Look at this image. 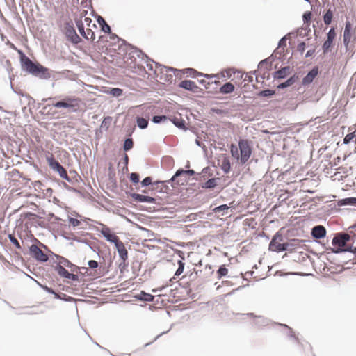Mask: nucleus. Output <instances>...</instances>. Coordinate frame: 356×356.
I'll return each mask as SVG.
<instances>
[{
    "instance_id": "nucleus-27",
    "label": "nucleus",
    "mask_w": 356,
    "mask_h": 356,
    "mask_svg": "<svg viewBox=\"0 0 356 356\" xmlns=\"http://www.w3.org/2000/svg\"><path fill=\"white\" fill-rule=\"evenodd\" d=\"M217 185L216 184V179L214 178L209 179L207 181H206L204 185L202 186V188H213Z\"/></svg>"
},
{
    "instance_id": "nucleus-7",
    "label": "nucleus",
    "mask_w": 356,
    "mask_h": 356,
    "mask_svg": "<svg viewBox=\"0 0 356 356\" xmlns=\"http://www.w3.org/2000/svg\"><path fill=\"white\" fill-rule=\"evenodd\" d=\"M19 53L22 54L20 60L22 68L27 71L29 73L33 74V73L35 72L37 63H34L32 60H30L29 58L26 56L22 51H19Z\"/></svg>"
},
{
    "instance_id": "nucleus-8",
    "label": "nucleus",
    "mask_w": 356,
    "mask_h": 356,
    "mask_svg": "<svg viewBox=\"0 0 356 356\" xmlns=\"http://www.w3.org/2000/svg\"><path fill=\"white\" fill-rule=\"evenodd\" d=\"M30 252L31 256L38 261L44 262L49 259L47 254H46L37 245L33 244L30 247Z\"/></svg>"
},
{
    "instance_id": "nucleus-39",
    "label": "nucleus",
    "mask_w": 356,
    "mask_h": 356,
    "mask_svg": "<svg viewBox=\"0 0 356 356\" xmlns=\"http://www.w3.org/2000/svg\"><path fill=\"white\" fill-rule=\"evenodd\" d=\"M130 179L134 183H138V181H139V175L137 173L132 172L130 175Z\"/></svg>"
},
{
    "instance_id": "nucleus-9",
    "label": "nucleus",
    "mask_w": 356,
    "mask_h": 356,
    "mask_svg": "<svg viewBox=\"0 0 356 356\" xmlns=\"http://www.w3.org/2000/svg\"><path fill=\"white\" fill-rule=\"evenodd\" d=\"M337 33L334 27L331 28L327 33V40L324 42L322 46L323 51L324 54L327 53L330 48L332 47L333 42L336 38Z\"/></svg>"
},
{
    "instance_id": "nucleus-21",
    "label": "nucleus",
    "mask_w": 356,
    "mask_h": 356,
    "mask_svg": "<svg viewBox=\"0 0 356 356\" xmlns=\"http://www.w3.org/2000/svg\"><path fill=\"white\" fill-rule=\"evenodd\" d=\"M234 86L231 83H226L220 88V92L222 94H229L234 90Z\"/></svg>"
},
{
    "instance_id": "nucleus-28",
    "label": "nucleus",
    "mask_w": 356,
    "mask_h": 356,
    "mask_svg": "<svg viewBox=\"0 0 356 356\" xmlns=\"http://www.w3.org/2000/svg\"><path fill=\"white\" fill-rule=\"evenodd\" d=\"M136 122L140 129H145L148 125V120L143 118H137Z\"/></svg>"
},
{
    "instance_id": "nucleus-34",
    "label": "nucleus",
    "mask_w": 356,
    "mask_h": 356,
    "mask_svg": "<svg viewBox=\"0 0 356 356\" xmlns=\"http://www.w3.org/2000/svg\"><path fill=\"white\" fill-rule=\"evenodd\" d=\"M9 239L10 241V242L17 248V249H20L21 248V246H20V244L19 243V241H17V239L13 235L10 234L9 235Z\"/></svg>"
},
{
    "instance_id": "nucleus-11",
    "label": "nucleus",
    "mask_w": 356,
    "mask_h": 356,
    "mask_svg": "<svg viewBox=\"0 0 356 356\" xmlns=\"http://www.w3.org/2000/svg\"><path fill=\"white\" fill-rule=\"evenodd\" d=\"M65 33L67 39L74 44H78L81 42L80 37L77 35L75 29L71 25H67L65 27Z\"/></svg>"
},
{
    "instance_id": "nucleus-46",
    "label": "nucleus",
    "mask_w": 356,
    "mask_h": 356,
    "mask_svg": "<svg viewBox=\"0 0 356 356\" xmlns=\"http://www.w3.org/2000/svg\"><path fill=\"white\" fill-rule=\"evenodd\" d=\"M298 51H299L301 53H303L305 49V42H300L298 47H297Z\"/></svg>"
},
{
    "instance_id": "nucleus-12",
    "label": "nucleus",
    "mask_w": 356,
    "mask_h": 356,
    "mask_svg": "<svg viewBox=\"0 0 356 356\" xmlns=\"http://www.w3.org/2000/svg\"><path fill=\"white\" fill-rule=\"evenodd\" d=\"M280 241L282 238L280 237L274 236L269 245V250L274 252H282L286 250V245L284 243H281Z\"/></svg>"
},
{
    "instance_id": "nucleus-17",
    "label": "nucleus",
    "mask_w": 356,
    "mask_h": 356,
    "mask_svg": "<svg viewBox=\"0 0 356 356\" xmlns=\"http://www.w3.org/2000/svg\"><path fill=\"white\" fill-rule=\"evenodd\" d=\"M195 174L194 170H184L182 169L178 170L176 173L172 177V178L166 181V182L170 183V181H175L178 177H179L181 175H186V177L192 176Z\"/></svg>"
},
{
    "instance_id": "nucleus-41",
    "label": "nucleus",
    "mask_w": 356,
    "mask_h": 356,
    "mask_svg": "<svg viewBox=\"0 0 356 356\" xmlns=\"http://www.w3.org/2000/svg\"><path fill=\"white\" fill-rule=\"evenodd\" d=\"M69 222L73 227H77L80 225V221L78 219L74 218H70Z\"/></svg>"
},
{
    "instance_id": "nucleus-19",
    "label": "nucleus",
    "mask_w": 356,
    "mask_h": 356,
    "mask_svg": "<svg viewBox=\"0 0 356 356\" xmlns=\"http://www.w3.org/2000/svg\"><path fill=\"white\" fill-rule=\"evenodd\" d=\"M318 69H312L302 79V84L306 86L310 84L318 74Z\"/></svg>"
},
{
    "instance_id": "nucleus-45",
    "label": "nucleus",
    "mask_w": 356,
    "mask_h": 356,
    "mask_svg": "<svg viewBox=\"0 0 356 356\" xmlns=\"http://www.w3.org/2000/svg\"><path fill=\"white\" fill-rule=\"evenodd\" d=\"M88 266L90 268H96L98 266V263L95 260L88 261Z\"/></svg>"
},
{
    "instance_id": "nucleus-59",
    "label": "nucleus",
    "mask_w": 356,
    "mask_h": 356,
    "mask_svg": "<svg viewBox=\"0 0 356 356\" xmlns=\"http://www.w3.org/2000/svg\"><path fill=\"white\" fill-rule=\"evenodd\" d=\"M305 1H308V2H309V1H310V0H305Z\"/></svg>"
},
{
    "instance_id": "nucleus-4",
    "label": "nucleus",
    "mask_w": 356,
    "mask_h": 356,
    "mask_svg": "<svg viewBox=\"0 0 356 356\" xmlns=\"http://www.w3.org/2000/svg\"><path fill=\"white\" fill-rule=\"evenodd\" d=\"M81 99L74 97H66L63 100L57 102L54 104L56 108H72L77 111L80 107Z\"/></svg>"
},
{
    "instance_id": "nucleus-14",
    "label": "nucleus",
    "mask_w": 356,
    "mask_h": 356,
    "mask_svg": "<svg viewBox=\"0 0 356 356\" xmlns=\"http://www.w3.org/2000/svg\"><path fill=\"white\" fill-rule=\"evenodd\" d=\"M115 245L120 258L123 261H126L128 258V252L124 243L121 241L118 240L116 243H115Z\"/></svg>"
},
{
    "instance_id": "nucleus-24",
    "label": "nucleus",
    "mask_w": 356,
    "mask_h": 356,
    "mask_svg": "<svg viewBox=\"0 0 356 356\" xmlns=\"http://www.w3.org/2000/svg\"><path fill=\"white\" fill-rule=\"evenodd\" d=\"M338 204L340 206L347 205V204H356V198L355 197H348L345 199H342L339 201Z\"/></svg>"
},
{
    "instance_id": "nucleus-2",
    "label": "nucleus",
    "mask_w": 356,
    "mask_h": 356,
    "mask_svg": "<svg viewBox=\"0 0 356 356\" xmlns=\"http://www.w3.org/2000/svg\"><path fill=\"white\" fill-rule=\"evenodd\" d=\"M238 147L240 154L238 153V147L232 144L230 146V152L233 157L240 159L242 164L245 163L252 154V149L248 140L241 139L238 142Z\"/></svg>"
},
{
    "instance_id": "nucleus-40",
    "label": "nucleus",
    "mask_w": 356,
    "mask_h": 356,
    "mask_svg": "<svg viewBox=\"0 0 356 356\" xmlns=\"http://www.w3.org/2000/svg\"><path fill=\"white\" fill-rule=\"evenodd\" d=\"M274 93H275V92L273 90H265L261 91L260 92V95L263 97H268V96H272Z\"/></svg>"
},
{
    "instance_id": "nucleus-57",
    "label": "nucleus",
    "mask_w": 356,
    "mask_h": 356,
    "mask_svg": "<svg viewBox=\"0 0 356 356\" xmlns=\"http://www.w3.org/2000/svg\"><path fill=\"white\" fill-rule=\"evenodd\" d=\"M215 83L218 84L220 83V81H216Z\"/></svg>"
},
{
    "instance_id": "nucleus-18",
    "label": "nucleus",
    "mask_w": 356,
    "mask_h": 356,
    "mask_svg": "<svg viewBox=\"0 0 356 356\" xmlns=\"http://www.w3.org/2000/svg\"><path fill=\"white\" fill-rule=\"evenodd\" d=\"M326 230L322 225L315 226L312 231V234L314 238H321L325 236Z\"/></svg>"
},
{
    "instance_id": "nucleus-22",
    "label": "nucleus",
    "mask_w": 356,
    "mask_h": 356,
    "mask_svg": "<svg viewBox=\"0 0 356 356\" xmlns=\"http://www.w3.org/2000/svg\"><path fill=\"white\" fill-rule=\"evenodd\" d=\"M221 169L224 172L228 173L230 171L231 165L229 160L227 157H224L221 161Z\"/></svg>"
},
{
    "instance_id": "nucleus-25",
    "label": "nucleus",
    "mask_w": 356,
    "mask_h": 356,
    "mask_svg": "<svg viewBox=\"0 0 356 356\" xmlns=\"http://www.w3.org/2000/svg\"><path fill=\"white\" fill-rule=\"evenodd\" d=\"M332 17H333V13H332V11L329 9L326 13L323 16V21H324V23L326 24V25H329L331 24L332 22Z\"/></svg>"
},
{
    "instance_id": "nucleus-10",
    "label": "nucleus",
    "mask_w": 356,
    "mask_h": 356,
    "mask_svg": "<svg viewBox=\"0 0 356 356\" xmlns=\"http://www.w3.org/2000/svg\"><path fill=\"white\" fill-rule=\"evenodd\" d=\"M76 24L81 35L83 37H84L87 40H95L94 32L89 27H86V29L85 30V26H83V22H82V20H77L76 22Z\"/></svg>"
},
{
    "instance_id": "nucleus-30",
    "label": "nucleus",
    "mask_w": 356,
    "mask_h": 356,
    "mask_svg": "<svg viewBox=\"0 0 356 356\" xmlns=\"http://www.w3.org/2000/svg\"><path fill=\"white\" fill-rule=\"evenodd\" d=\"M133 145H134V143H133L132 139H131V138L126 139L124 141V151L130 150L133 147Z\"/></svg>"
},
{
    "instance_id": "nucleus-36",
    "label": "nucleus",
    "mask_w": 356,
    "mask_h": 356,
    "mask_svg": "<svg viewBox=\"0 0 356 356\" xmlns=\"http://www.w3.org/2000/svg\"><path fill=\"white\" fill-rule=\"evenodd\" d=\"M228 209H229V207L227 204H222V205L216 207L213 211L216 213H218V212L223 211L225 210H228Z\"/></svg>"
},
{
    "instance_id": "nucleus-52",
    "label": "nucleus",
    "mask_w": 356,
    "mask_h": 356,
    "mask_svg": "<svg viewBox=\"0 0 356 356\" xmlns=\"http://www.w3.org/2000/svg\"><path fill=\"white\" fill-rule=\"evenodd\" d=\"M25 216H26V217H29V216H33V217H35V216H36V215H35V214H34V213H26V214H25Z\"/></svg>"
},
{
    "instance_id": "nucleus-20",
    "label": "nucleus",
    "mask_w": 356,
    "mask_h": 356,
    "mask_svg": "<svg viewBox=\"0 0 356 356\" xmlns=\"http://www.w3.org/2000/svg\"><path fill=\"white\" fill-rule=\"evenodd\" d=\"M180 87L191 91H195L197 89V86L195 83L191 80L182 81L180 83Z\"/></svg>"
},
{
    "instance_id": "nucleus-50",
    "label": "nucleus",
    "mask_w": 356,
    "mask_h": 356,
    "mask_svg": "<svg viewBox=\"0 0 356 356\" xmlns=\"http://www.w3.org/2000/svg\"><path fill=\"white\" fill-rule=\"evenodd\" d=\"M102 30L105 33H111V27L106 24H105V26H102Z\"/></svg>"
},
{
    "instance_id": "nucleus-5",
    "label": "nucleus",
    "mask_w": 356,
    "mask_h": 356,
    "mask_svg": "<svg viewBox=\"0 0 356 356\" xmlns=\"http://www.w3.org/2000/svg\"><path fill=\"white\" fill-rule=\"evenodd\" d=\"M46 160L49 167L54 171L58 172L59 175L63 179H68L67 172L66 170L57 161L53 154L49 153L46 156Z\"/></svg>"
},
{
    "instance_id": "nucleus-6",
    "label": "nucleus",
    "mask_w": 356,
    "mask_h": 356,
    "mask_svg": "<svg viewBox=\"0 0 356 356\" xmlns=\"http://www.w3.org/2000/svg\"><path fill=\"white\" fill-rule=\"evenodd\" d=\"M98 230L104 237L111 243H115L119 240L118 237L111 231V229L102 223L100 224V227L98 228Z\"/></svg>"
},
{
    "instance_id": "nucleus-53",
    "label": "nucleus",
    "mask_w": 356,
    "mask_h": 356,
    "mask_svg": "<svg viewBox=\"0 0 356 356\" xmlns=\"http://www.w3.org/2000/svg\"><path fill=\"white\" fill-rule=\"evenodd\" d=\"M128 162H129V157L127 154L124 155V163L126 165L128 164Z\"/></svg>"
},
{
    "instance_id": "nucleus-23",
    "label": "nucleus",
    "mask_w": 356,
    "mask_h": 356,
    "mask_svg": "<svg viewBox=\"0 0 356 356\" xmlns=\"http://www.w3.org/2000/svg\"><path fill=\"white\" fill-rule=\"evenodd\" d=\"M351 142L356 143V130L347 134L343 138V143L348 144Z\"/></svg>"
},
{
    "instance_id": "nucleus-15",
    "label": "nucleus",
    "mask_w": 356,
    "mask_h": 356,
    "mask_svg": "<svg viewBox=\"0 0 356 356\" xmlns=\"http://www.w3.org/2000/svg\"><path fill=\"white\" fill-rule=\"evenodd\" d=\"M56 270L63 277L75 280L76 279V275L72 273H69L65 268L62 265H57L56 267Z\"/></svg>"
},
{
    "instance_id": "nucleus-51",
    "label": "nucleus",
    "mask_w": 356,
    "mask_h": 356,
    "mask_svg": "<svg viewBox=\"0 0 356 356\" xmlns=\"http://www.w3.org/2000/svg\"><path fill=\"white\" fill-rule=\"evenodd\" d=\"M189 71H191V75L195 76V74L197 73V71L193 69H188Z\"/></svg>"
},
{
    "instance_id": "nucleus-32",
    "label": "nucleus",
    "mask_w": 356,
    "mask_h": 356,
    "mask_svg": "<svg viewBox=\"0 0 356 356\" xmlns=\"http://www.w3.org/2000/svg\"><path fill=\"white\" fill-rule=\"evenodd\" d=\"M133 56H131L130 54L126 55L124 57V63L127 64V67H132V64L134 63Z\"/></svg>"
},
{
    "instance_id": "nucleus-48",
    "label": "nucleus",
    "mask_w": 356,
    "mask_h": 356,
    "mask_svg": "<svg viewBox=\"0 0 356 356\" xmlns=\"http://www.w3.org/2000/svg\"><path fill=\"white\" fill-rule=\"evenodd\" d=\"M311 17H312L311 12L305 13L303 15V18H304L305 22H307V21L310 20Z\"/></svg>"
},
{
    "instance_id": "nucleus-13",
    "label": "nucleus",
    "mask_w": 356,
    "mask_h": 356,
    "mask_svg": "<svg viewBox=\"0 0 356 356\" xmlns=\"http://www.w3.org/2000/svg\"><path fill=\"white\" fill-rule=\"evenodd\" d=\"M33 75L44 79H47L51 76L49 70L39 63H37L35 72Z\"/></svg>"
},
{
    "instance_id": "nucleus-44",
    "label": "nucleus",
    "mask_w": 356,
    "mask_h": 356,
    "mask_svg": "<svg viewBox=\"0 0 356 356\" xmlns=\"http://www.w3.org/2000/svg\"><path fill=\"white\" fill-rule=\"evenodd\" d=\"M144 294V297L143 298V299L145 301H149V302H151V301H153V299H154V296L151 294H148V293H143Z\"/></svg>"
},
{
    "instance_id": "nucleus-55",
    "label": "nucleus",
    "mask_w": 356,
    "mask_h": 356,
    "mask_svg": "<svg viewBox=\"0 0 356 356\" xmlns=\"http://www.w3.org/2000/svg\"><path fill=\"white\" fill-rule=\"evenodd\" d=\"M237 74H238V76H240V78H242L243 76V74H242L241 72H237Z\"/></svg>"
},
{
    "instance_id": "nucleus-49",
    "label": "nucleus",
    "mask_w": 356,
    "mask_h": 356,
    "mask_svg": "<svg viewBox=\"0 0 356 356\" xmlns=\"http://www.w3.org/2000/svg\"><path fill=\"white\" fill-rule=\"evenodd\" d=\"M349 233L353 236H356V225L349 227Z\"/></svg>"
},
{
    "instance_id": "nucleus-33",
    "label": "nucleus",
    "mask_w": 356,
    "mask_h": 356,
    "mask_svg": "<svg viewBox=\"0 0 356 356\" xmlns=\"http://www.w3.org/2000/svg\"><path fill=\"white\" fill-rule=\"evenodd\" d=\"M110 94L114 97H119L122 95V90L120 88H112L110 90Z\"/></svg>"
},
{
    "instance_id": "nucleus-43",
    "label": "nucleus",
    "mask_w": 356,
    "mask_h": 356,
    "mask_svg": "<svg viewBox=\"0 0 356 356\" xmlns=\"http://www.w3.org/2000/svg\"><path fill=\"white\" fill-rule=\"evenodd\" d=\"M152 184V178L150 177H145L143 181H142V185L143 186H149Z\"/></svg>"
},
{
    "instance_id": "nucleus-16",
    "label": "nucleus",
    "mask_w": 356,
    "mask_h": 356,
    "mask_svg": "<svg viewBox=\"0 0 356 356\" xmlns=\"http://www.w3.org/2000/svg\"><path fill=\"white\" fill-rule=\"evenodd\" d=\"M131 197L136 202L154 203L155 199L150 196H146L138 193L131 194Z\"/></svg>"
},
{
    "instance_id": "nucleus-35",
    "label": "nucleus",
    "mask_w": 356,
    "mask_h": 356,
    "mask_svg": "<svg viewBox=\"0 0 356 356\" xmlns=\"http://www.w3.org/2000/svg\"><path fill=\"white\" fill-rule=\"evenodd\" d=\"M294 82H295L294 78L293 77H291L286 81H285L284 83H282L280 85V87L281 88H285V87L289 86L292 85Z\"/></svg>"
},
{
    "instance_id": "nucleus-31",
    "label": "nucleus",
    "mask_w": 356,
    "mask_h": 356,
    "mask_svg": "<svg viewBox=\"0 0 356 356\" xmlns=\"http://www.w3.org/2000/svg\"><path fill=\"white\" fill-rule=\"evenodd\" d=\"M187 181V177L186 175H181L178 177L175 181H173L177 185H184V183Z\"/></svg>"
},
{
    "instance_id": "nucleus-3",
    "label": "nucleus",
    "mask_w": 356,
    "mask_h": 356,
    "mask_svg": "<svg viewBox=\"0 0 356 356\" xmlns=\"http://www.w3.org/2000/svg\"><path fill=\"white\" fill-rule=\"evenodd\" d=\"M350 236L349 234H337L332 242V248L331 250L334 253H339L343 251H346L349 249L347 243L350 241Z\"/></svg>"
},
{
    "instance_id": "nucleus-58",
    "label": "nucleus",
    "mask_w": 356,
    "mask_h": 356,
    "mask_svg": "<svg viewBox=\"0 0 356 356\" xmlns=\"http://www.w3.org/2000/svg\"><path fill=\"white\" fill-rule=\"evenodd\" d=\"M227 76H230L229 75V72H228V71L227 72Z\"/></svg>"
},
{
    "instance_id": "nucleus-1",
    "label": "nucleus",
    "mask_w": 356,
    "mask_h": 356,
    "mask_svg": "<svg viewBox=\"0 0 356 356\" xmlns=\"http://www.w3.org/2000/svg\"><path fill=\"white\" fill-rule=\"evenodd\" d=\"M343 42L346 51L353 55L355 52L354 49L356 44V25L349 20H347L345 23Z\"/></svg>"
},
{
    "instance_id": "nucleus-29",
    "label": "nucleus",
    "mask_w": 356,
    "mask_h": 356,
    "mask_svg": "<svg viewBox=\"0 0 356 356\" xmlns=\"http://www.w3.org/2000/svg\"><path fill=\"white\" fill-rule=\"evenodd\" d=\"M178 266H179L175 273V276H179L184 272L185 264L182 261L179 260L178 261Z\"/></svg>"
},
{
    "instance_id": "nucleus-42",
    "label": "nucleus",
    "mask_w": 356,
    "mask_h": 356,
    "mask_svg": "<svg viewBox=\"0 0 356 356\" xmlns=\"http://www.w3.org/2000/svg\"><path fill=\"white\" fill-rule=\"evenodd\" d=\"M165 119H166V117L165 115H162V116L156 115L153 118L152 120L154 123H159L162 121V120H165Z\"/></svg>"
},
{
    "instance_id": "nucleus-38",
    "label": "nucleus",
    "mask_w": 356,
    "mask_h": 356,
    "mask_svg": "<svg viewBox=\"0 0 356 356\" xmlns=\"http://www.w3.org/2000/svg\"><path fill=\"white\" fill-rule=\"evenodd\" d=\"M289 70L287 67H284L282 70L277 72V77L282 78L285 76L286 72Z\"/></svg>"
},
{
    "instance_id": "nucleus-54",
    "label": "nucleus",
    "mask_w": 356,
    "mask_h": 356,
    "mask_svg": "<svg viewBox=\"0 0 356 356\" xmlns=\"http://www.w3.org/2000/svg\"><path fill=\"white\" fill-rule=\"evenodd\" d=\"M314 51H308L306 54V57H309L312 55Z\"/></svg>"
},
{
    "instance_id": "nucleus-47",
    "label": "nucleus",
    "mask_w": 356,
    "mask_h": 356,
    "mask_svg": "<svg viewBox=\"0 0 356 356\" xmlns=\"http://www.w3.org/2000/svg\"><path fill=\"white\" fill-rule=\"evenodd\" d=\"M82 22H83V25L86 24L87 27H89L92 23V19L90 17H86Z\"/></svg>"
},
{
    "instance_id": "nucleus-56",
    "label": "nucleus",
    "mask_w": 356,
    "mask_h": 356,
    "mask_svg": "<svg viewBox=\"0 0 356 356\" xmlns=\"http://www.w3.org/2000/svg\"><path fill=\"white\" fill-rule=\"evenodd\" d=\"M207 77H215L216 75L212 74V75H206Z\"/></svg>"
},
{
    "instance_id": "nucleus-26",
    "label": "nucleus",
    "mask_w": 356,
    "mask_h": 356,
    "mask_svg": "<svg viewBox=\"0 0 356 356\" xmlns=\"http://www.w3.org/2000/svg\"><path fill=\"white\" fill-rule=\"evenodd\" d=\"M227 273L228 269L226 268L225 265H222L217 271V277L218 279H221L222 277L226 276Z\"/></svg>"
},
{
    "instance_id": "nucleus-37",
    "label": "nucleus",
    "mask_w": 356,
    "mask_h": 356,
    "mask_svg": "<svg viewBox=\"0 0 356 356\" xmlns=\"http://www.w3.org/2000/svg\"><path fill=\"white\" fill-rule=\"evenodd\" d=\"M58 265H62L64 267H69L71 266V263L67 259H66L65 258H61L59 260V263Z\"/></svg>"
}]
</instances>
